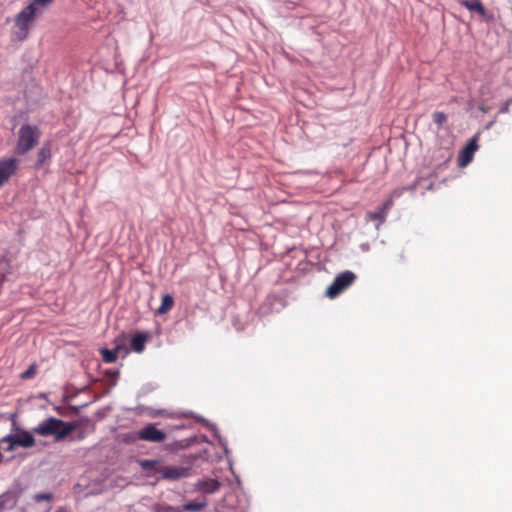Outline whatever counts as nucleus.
<instances>
[{
	"mask_svg": "<svg viewBox=\"0 0 512 512\" xmlns=\"http://www.w3.org/2000/svg\"><path fill=\"white\" fill-rule=\"evenodd\" d=\"M148 340V335L144 333H136L131 338V348L136 353H142L145 349V344Z\"/></svg>",
	"mask_w": 512,
	"mask_h": 512,
	"instance_id": "12",
	"label": "nucleus"
},
{
	"mask_svg": "<svg viewBox=\"0 0 512 512\" xmlns=\"http://www.w3.org/2000/svg\"><path fill=\"white\" fill-rule=\"evenodd\" d=\"M4 441L9 442V450H12L15 446L24 448H30L34 446L35 439L32 434L28 431H22L16 434H10L4 438Z\"/></svg>",
	"mask_w": 512,
	"mask_h": 512,
	"instance_id": "6",
	"label": "nucleus"
},
{
	"mask_svg": "<svg viewBox=\"0 0 512 512\" xmlns=\"http://www.w3.org/2000/svg\"><path fill=\"white\" fill-rule=\"evenodd\" d=\"M36 10L34 4H29L16 16L15 25L19 29L20 40H24L28 36L29 23L34 19Z\"/></svg>",
	"mask_w": 512,
	"mask_h": 512,
	"instance_id": "4",
	"label": "nucleus"
},
{
	"mask_svg": "<svg viewBox=\"0 0 512 512\" xmlns=\"http://www.w3.org/2000/svg\"><path fill=\"white\" fill-rule=\"evenodd\" d=\"M207 506L206 500H203L201 502L192 501L189 503H186L182 506V508L178 509V512L181 511H189V512H200Z\"/></svg>",
	"mask_w": 512,
	"mask_h": 512,
	"instance_id": "15",
	"label": "nucleus"
},
{
	"mask_svg": "<svg viewBox=\"0 0 512 512\" xmlns=\"http://www.w3.org/2000/svg\"><path fill=\"white\" fill-rule=\"evenodd\" d=\"M79 438H80V439L84 438V434H80V435H79Z\"/></svg>",
	"mask_w": 512,
	"mask_h": 512,
	"instance_id": "30",
	"label": "nucleus"
},
{
	"mask_svg": "<svg viewBox=\"0 0 512 512\" xmlns=\"http://www.w3.org/2000/svg\"><path fill=\"white\" fill-rule=\"evenodd\" d=\"M393 205V200L390 198L388 200H386L382 206L380 207L381 210H383V212L387 215V212L388 210L392 207Z\"/></svg>",
	"mask_w": 512,
	"mask_h": 512,
	"instance_id": "24",
	"label": "nucleus"
},
{
	"mask_svg": "<svg viewBox=\"0 0 512 512\" xmlns=\"http://www.w3.org/2000/svg\"><path fill=\"white\" fill-rule=\"evenodd\" d=\"M461 4L470 11L477 12L480 15L485 14V8L480 0H461Z\"/></svg>",
	"mask_w": 512,
	"mask_h": 512,
	"instance_id": "14",
	"label": "nucleus"
},
{
	"mask_svg": "<svg viewBox=\"0 0 512 512\" xmlns=\"http://www.w3.org/2000/svg\"><path fill=\"white\" fill-rule=\"evenodd\" d=\"M2 265L9 266L7 261H0V266H2Z\"/></svg>",
	"mask_w": 512,
	"mask_h": 512,
	"instance_id": "27",
	"label": "nucleus"
},
{
	"mask_svg": "<svg viewBox=\"0 0 512 512\" xmlns=\"http://www.w3.org/2000/svg\"><path fill=\"white\" fill-rule=\"evenodd\" d=\"M478 149L477 136L472 137L458 157L459 166H467L473 159L475 151Z\"/></svg>",
	"mask_w": 512,
	"mask_h": 512,
	"instance_id": "8",
	"label": "nucleus"
},
{
	"mask_svg": "<svg viewBox=\"0 0 512 512\" xmlns=\"http://www.w3.org/2000/svg\"><path fill=\"white\" fill-rule=\"evenodd\" d=\"M196 488L203 493L211 494L219 490L220 483L215 479L201 480L196 484Z\"/></svg>",
	"mask_w": 512,
	"mask_h": 512,
	"instance_id": "11",
	"label": "nucleus"
},
{
	"mask_svg": "<svg viewBox=\"0 0 512 512\" xmlns=\"http://www.w3.org/2000/svg\"><path fill=\"white\" fill-rule=\"evenodd\" d=\"M118 351H119V347H117L113 350L103 348L100 350V353H101L102 359L105 363H113L117 360Z\"/></svg>",
	"mask_w": 512,
	"mask_h": 512,
	"instance_id": "17",
	"label": "nucleus"
},
{
	"mask_svg": "<svg viewBox=\"0 0 512 512\" xmlns=\"http://www.w3.org/2000/svg\"><path fill=\"white\" fill-rule=\"evenodd\" d=\"M191 467L182 466H162L157 469V473L166 480H178L190 475Z\"/></svg>",
	"mask_w": 512,
	"mask_h": 512,
	"instance_id": "7",
	"label": "nucleus"
},
{
	"mask_svg": "<svg viewBox=\"0 0 512 512\" xmlns=\"http://www.w3.org/2000/svg\"><path fill=\"white\" fill-rule=\"evenodd\" d=\"M432 118L438 128H441L447 121V115L440 111L434 112Z\"/></svg>",
	"mask_w": 512,
	"mask_h": 512,
	"instance_id": "20",
	"label": "nucleus"
},
{
	"mask_svg": "<svg viewBox=\"0 0 512 512\" xmlns=\"http://www.w3.org/2000/svg\"><path fill=\"white\" fill-rule=\"evenodd\" d=\"M54 0H33V2L31 4H34V7H36V5H48L50 3H52Z\"/></svg>",
	"mask_w": 512,
	"mask_h": 512,
	"instance_id": "25",
	"label": "nucleus"
},
{
	"mask_svg": "<svg viewBox=\"0 0 512 512\" xmlns=\"http://www.w3.org/2000/svg\"><path fill=\"white\" fill-rule=\"evenodd\" d=\"M367 218L371 221L378 222V225L382 224L386 219V214L380 208L376 211H369Z\"/></svg>",
	"mask_w": 512,
	"mask_h": 512,
	"instance_id": "18",
	"label": "nucleus"
},
{
	"mask_svg": "<svg viewBox=\"0 0 512 512\" xmlns=\"http://www.w3.org/2000/svg\"><path fill=\"white\" fill-rule=\"evenodd\" d=\"M4 278H5V274L2 275V279H1V282L4 281Z\"/></svg>",
	"mask_w": 512,
	"mask_h": 512,
	"instance_id": "29",
	"label": "nucleus"
},
{
	"mask_svg": "<svg viewBox=\"0 0 512 512\" xmlns=\"http://www.w3.org/2000/svg\"><path fill=\"white\" fill-rule=\"evenodd\" d=\"M41 132L37 126L23 125L18 132V140L15 147L17 155H24L33 149L39 142Z\"/></svg>",
	"mask_w": 512,
	"mask_h": 512,
	"instance_id": "1",
	"label": "nucleus"
},
{
	"mask_svg": "<svg viewBox=\"0 0 512 512\" xmlns=\"http://www.w3.org/2000/svg\"><path fill=\"white\" fill-rule=\"evenodd\" d=\"M37 373V365L35 363L31 364L27 370L21 373L20 378L23 380H28L33 378Z\"/></svg>",
	"mask_w": 512,
	"mask_h": 512,
	"instance_id": "21",
	"label": "nucleus"
},
{
	"mask_svg": "<svg viewBox=\"0 0 512 512\" xmlns=\"http://www.w3.org/2000/svg\"><path fill=\"white\" fill-rule=\"evenodd\" d=\"M64 425L65 421L55 417H49L34 427L33 433L43 437L54 436L55 441L59 442L64 440Z\"/></svg>",
	"mask_w": 512,
	"mask_h": 512,
	"instance_id": "2",
	"label": "nucleus"
},
{
	"mask_svg": "<svg viewBox=\"0 0 512 512\" xmlns=\"http://www.w3.org/2000/svg\"><path fill=\"white\" fill-rule=\"evenodd\" d=\"M2 457H3V456H2V454L0 453V462L2 461Z\"/></svg>",
	"mask_w": 512,
	"mask_h": 512,
	"instance_id": "31",
	"label": "nucleus"
},
{
	"mask_svg": "<svg viewBox=\"0 0 512 512\" xmlns=\"http://www.w3.org/2000/svg\"><path fill=\"white\" fill-rule=\"evenodd\" d=\"M174 306V299L171 295L166 294L162 297L161 305L157 308L156 314L163 315L169 312Z\"/></svg>",
	"mask_w": 512,
	"mask_h": 512,
	"instance_id": "13",
	"label": "nucleus"
},
{
	"mask_svg": "<svg viewBox=\"0 0 512 512\" xmlns=\"http://www.w3.org/2000/svg\"><path fill=\"white\" fill-rule=\"evenodd\" d=\"M166 438V433L156 428L154 424H148L137 432V439L147 442L161 443L164 442Z\"/></svg>",
	"mask_w": 512,
	"mask_h": 512,
	"instance_id": "5",
	"label": "nucleus"
},
{
	"mask_svg": "<svg viewBox=\"0 0 512 512\" xmlns=\"http://www.w3.org/2000/svg\"><path fill=\"white\" fill-rule=\"evenodd\" d=\"M512 104V97L506 100L499 109V113L506 114L509 112L510 105Z\"/></svg>",
	"mask_w": 512,
	"mask_h": 512,
	"instance_id": "23",
	"label": "nucleus"
},
{
	"mask_svg": "<svg viewBox=\"0 0 512 512\" xmlns=\"http://www.w3.org/2000/svg\"><path fill=\"white\" fill-rule=\"evenodd\" d=\"M51 157V147L49 144H44L41 149L37 153V167H40L44 164L46 160Z\"/></svg>",
	"mask_w": 512,
	"mask_h": 512,
	"instance_id": "16",
	"label": "nucleus"
},
{
	"mask_svg": "<svg viewBox=\"0 0 512 512\" xmlns=\"http://www.w3.org/2000/svg\"><path fill=\"white\" fill-rule=\"evenodd\" d=\"M356 279V275L351 271H344L336 276L332 284L326 290V296L335 298L345 289H347Z\"/></svg>",
	"mask_w": 512,
	"mask_h": 512,
	"instance_id": "3",
	"label": "nucleus"
},
{
	"mask_svg": "<svg viewBox=\"0 0 512 512\" xmlns=\"http://www.w3.org/2000/svg\"><path fill=\"white\" fill-rule=\"evenodd\" d=\"M109 374H110V375H112V376H117V375L119 374V372H118V371H116V372L109 373Z\"/></svg>",
	"mask_w": 512,
	"mask_h": 512,
	"instance_id": "28",
	"label": "nucleus"
},
{
	"mask_svg": "<svg viewBox=\"0 0 512 512\" xmlns=\"http://www.w3.org/2000/svg\"><path fill=\"white\" fill-rule=\"evenodd\" d=\"M53 495L51 493H38L34 496L36 502L51 501Z\"/></svg>",
	"mask_w": 512,
	"mask_h": 512,
	"instance_id": "22",
	"label": "nucleus"
},
{
	"mask_svg": "<svg viewBox=\"0 0 512 512\" xmlns=\"http://www.w3.org/2000/svg\"><path fill=\"white\" fill-rule=\"evenodd\" d=\"M17 164V160L14 158L0 161V187L15 173Z\"/></svg>",
	"mask_w": 512,
	"mask_h": 512,
	"instance_id": "9",
	"label": "nucleus"
},
{
	"mask_svg": "<svg viewBox=\"0 0 512 512\" xmlns=\"http://www.w3.org/2000/svg\"><path fill=\"white\" fill-rule=\"evenodd\" d=\"M82 421L81 420H75L71 422H65V425L63 426V433H64V439L71 434L73 431L78 429L81 426Z\"/></svg>",
	"mask_w": 512,
	"mask_h": 512,
	"instance_id": "19",
	"label": "nucleus"
},
{
	"mask_svg": "<svg viewBox=\"0 0 512 512\" xmlns=\"http://www.w3.org/2000/svg\"><path fill=\"white\" fill-rule=\"evenodd\" d=\"M155 464H156V462L153 460H145L142 462V467L143 468H152Z\"/></svg>",
	"mask_w": 512,
	"mask_h": 512,
	"instance_id": "26",
	"label": "nucleus"
},
{
	"mask_svg": "<svg viewBox=\"0 0 512 512\" xmlns=\"http://www.w3.org/2000/svg\"><path fill=\"white\" fill-rule=\"evenodd\" d=\"M495 82L492 76H487L479 87V95L484 101L491 100L495 97Z\"/></svg>",
	"mask_w": 512,
	"mask_h": 512,
	"instance_id": "10",
	"label": "nucleus"
}]
</instances>
